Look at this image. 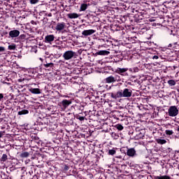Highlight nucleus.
Returning <instances> with one entry per match:
<instances>
[{
  "label": "nucleus",
  "instance_id": "9",
  "mask_svg": "<svg viewBox=\"0 0 179 179\" xmlns=\"http://www.w3.org/2000/svg\"><path fill=\"white\" fill-rule=\"evenodd\" d=\"M125 155H127V156H129V157H135V156H137L136 150L134 148H127Z\"/></svg>",
  "mask_w": 179,
  "mask_h": 179
},
{
  "label": "nucleus",
  "instance_id": "48",
  "mask_svg": "<svg viewBox=\"0 0 179 179\" xmlns=\"http://www.w3.org/2000/svg\"><path fill=\"white\" fill-rule=\"evenodd\" d=\"M87 176L89 177V178H90V179L93 178V174H92V173H88Z\"/></svg>",
  "mask_w": 179,
  "mask_h": 179
},
{
  "label": "nucleus",
  "instance_id": "50",
  "mask_svg": "<svg viewBox=\"0 0 179 179\" xmlns=\"http://www.w3.org/2000/svg\"><path fill=\"white\" fill-rule=\"evenodd\" d=\"M31 179H38V176H37V175H34Z\"/></svg>",
  "mask_w": 179,
  "mask_h": 179
},
{
  "label": "nucleus",
  "instance_id": "37",
  "mask_svg": "<svg viewBox=\"0 0 179 179\" xmlns=\"http://www.w3.org/2000/svg\"><path fill=\"white\" fill-rule=\"evenodd\" d=\"M115 128L118 129V131H122L124 129V127L122 124H116Z\"/></svg>",
  "mask_w": 179,
  "mask_h": 179
},
{
  "label": "nucleus",
  "instance_id": "27",
  "mask_svg": "<svg viewBox=\"0 0 179 179\" xmlns=\"http://www.w3.org/2000/svg\"><path fill=\"white\" fill-rule=\"evenodd\" d=\"M157 143L159 144V145H164L166 143H167V141L163 139V138H157Z\"/></svg>",
  "mask_w": 179,
  "mask_h": 179
},
{
  "label": "nucleus",
  "instance_id": "3",
  "mask_svg": "<svg viewBox=\"0 0 179 179\" xmlns=\"http://www.w3.org/2000/svg\"><path fill=\"white\" fill-rule=\"evenodd\" d=\"M83 110H85V106L80 103H77L71 107L70 111L73 113V115H76V114H80Z\"/></svg>",
  "mask_w": 179,
  "mask_h": 179
},
{
  "label": "nucleus",
  "instance_id": "2",
  "mask_svg": "<svg viewBox=\"0 0 179 179\" xmlns=\"http://www.w3.org/2000/svg\"><path fill=\"white\" fill-rule=\"evenodd\" d=\"M129 134L132 135L134 139L139 141V139H143L145 137V129H142L141 127H136L134 131H129Z\"/></svg>",
  "mask_w": 179,
  "mask_h": 179
},
{
  "label": "nucleus",
  "instance_id": "4",
  "mask_svg": "<svg viewBox=\"0 0 179 179\" xmlns=\"http://www.w3.org/2000/svg\"><path fill=\"white\" fill-rule=\"evenodd\" d=\"M41 61V66L44 68V69H48L50 71L52 68H54V63H52V60L50 59V57H46L44 60L43 58H40Z\"/></svg>",
  "mask_w": 179,
  "mask_h": 179
},
{
  "label": "nucleus",
  "instance_id": "63",
  "mask_svg": "<svg viewBox=\"0 0 179 179\" xmlns=\"http://www.w3.org/2000/svg\"><path fill=\"white\" fill-rule=\"evenodd\" d=\"M1 129H3V127H1Z\"/></svg>",
  "mask_w": 179,
  "mask_h": 179
},
{
  "label": "nucleus",
  "instance_id": "32",
  "mask_svg": "<svg viewBox=\"0 0 179 179\" xmlns=\"http://www.w3.org/2000/svg\"><path fill=\"white\" fill-rule=\"evenodd\" d=\"M115 61L117 62H120V61H122V56H120V55H117L115 56Z\"/></svg>",
  "mask_w": 179,
  "mask_h": 179
},
{
  "label": "nucleus",
  "instance_id": "33",
  "mask_svg": "<svg viewBox=\"0 0 179 179\" xmlns=\"http://www.w3.org/2000/svg\"><path fill=\"white\" fill-rule=\"evenodd\" d=\"M140 31H142V33H145L148 30V27H145L143 24L142 26L139 27Z\"/></svg>",
  "mask_w": 179,
  "mask_h": 179
},
{
  "label": "nucleus",
  "instance_id": "56",
  "mask_svg": "<svg viewBox=\"0 0 179 179\" xmlns=\"http://www.w3.org/2000/svg\"><path fill=\"white\" fill-rule=\"evenodd\" d=\"M3 121V118H0V122H2Z\"/></svg>",
  "mask_w": 179,
  "mask_h": 179
},
{
  "label": "nucleus",
  "instance_id": "11",
  "mask_svg": "<svg viewBox=\"0 0 179 179\" xmlns=\"http://www.w3.org/2000/svg\"><path fill=\"white\" fill-rule=\"evenodd\" d=\"M132 12L133 13H136L137 15H146V10L138 8H132Z\"/></svg>",
  "mask_w": 179,
  "mask_h": 179
},
{
  "label": "nucleus",
  "instance_id": "6",
  "mask_svg": "<svg viewBox=\"0 0 179 179\" xmlns=\"http://www.w3.org/2000/svg\"><path fill=\"white\" fill-rule=\"evenodd\" d=\"M71 104H72V101L68 99H64L58 103V106L62 111H65L67 107H69Z\"/></svg>",
  "mask_w": 179,
  "mask_h": 179
},
{
  "label": "nucleus",
  "instance_id": "25",
  "mask_svg": "<svg viewBox=\"0 0 179 179\" xmlns=\"http://www.w3.org/2000/svg\"><path fill=\"white\" fill-rule=\"evenodd\" d=\"M155 179H172L170 176L167 175L162 176L160 175L159 176H155Z\"/></svg>",
  "mask_w": 179,
  "mask_h": 179
},
{
  "label": "nucleus",
  "instance_id": "61",
  "mask_svg": "<svg viewBox=\"0 0 179 179\" xmlns=\"http://www.w3.org/2000/svg\"><path fill=\"white\" fill-rule=\"evenodd\" d=\"M4 34H8V32H6H6H4Z\"/></svg>",
  "mask_w": 179,
  "mask_h": 179
},
{
  "label": "nucleus",
  "instance_id": "34",
  "mask_svg": "<svg viewBox=\"0 0 179 179\" xmlns=\"http://www.w3.org/2000/svg\"><path fill=\"white\" fill-rule=\"evenodd\" d=\"M8 160V155L6 154H3L1 158V162H5Z\"/></svg>",
  "mask_w": 179,
  "mask_h": 179
},
{
  "label": "nucleus",
  "instance_id": "45",
  "mask_svg": "<svg viewBox=\"0 0 179 179\" xmlns=\"http://www.w3.org/2000/svg\"><path fill=\"white\" fill-rule=\"evenodd\" d=\"M38 2V0H30V3L32 4L37 3Z\"/></svg>",
  "mask_w": 179,
  "mask_h": 179
},
{
  "label": "nucleus",
  "instance_id": "7",
  "mask_svg": "<svg viewBox=\"0 0 179 179\" xmlns=\"http://www.w3.org/2000/svg\"><path fill=\"white\" fill-rule=\"evenodd\" d=\"M168 114L169 117H176V115H178V108H177V106H170L168 110Z\"/></svg>",
  "mask_w": 179,
  "mask_h": 179
},
{
  "label": "nucleus",
  "instance_id": "39",
  "mask_svg": "<svg viewBox=\"0 0 179 179\" xmlns=\"http://www.w3.org/2000/svg\"><path fill=\"white\" fill-rule=\"evenodd\" d=\"M29 71L31 73H32V75H36V76L38 75V73H37V71H36L34 69H31Z\"/></svg>",
  "mask_w": 179,
  "mask_h": 179
},
{
  "label": "nucleus",
  "instance_id": "62",
  "mask_svg": "<svg viewBox=\"0 0 179 179\" xmlns=\"http://www.w3.org/2000/svg\"><path fill=\"white\" fill-rule=\"evenodd\" d=\"M117 30H120L118 28H117Z\"/></svg>",
  "mask_w": 179,
  "mask_h": 179
},
{
  "label": "nucleus",
  "instance_id": "64",
  "mask_svg": "<svg viewBox=\"0 0 179 179\" xmlns=\"http://www.w3.org/2000/svg\"><path fill=\"white\" fill-rule=\"evenodd\" d=\"M178 24H179V20H178Z\"/></svg>",
  "mask_w": 179,
  "mask_h": 179
},
{
  "label": "nucleus",
  "instance_id": "16",
  "mask_svg": "<svg viewBox=\"0 0 179 179\" xmlns=\"http://www.w3.org/2000/svg\"><path fill=\"white\" fill-rule=\"evenodd\" d=\"M95 31H96V30H94V29L84 30L82 32V35L85 36V37H87V36H92V34H94Z\"/></svg>",
  "mask_w": 179,
  "mask_h": 179
},
{
  "label": "nucleus",
  "instance_id": "30",
  "mask_svg": "<svg viewBox=\"0 0 179 179\" xmlns=\"http://www.w3.org/2000/svg\"><path fill=\"white\" fill-rule=\"evenodd\" d=\"M116 153H117V151L115 150V148L108 150V155H109V156H114V155H115Z\"/></svg>",
  "mask_w": 179,
  "mask_h": 179
},
{
  "label": "nucleus",
  "instance_id": "40",
  "mask_svg": "<svg viewBox=\"0 0 179 179\" xmlns=\"http://www.w3.org/2000/svg\"><path fill=\"white\" fill-rule=\"evenodd\" d=\"M73 73H75L76 75H79V73H80V70L78 69H73Z\"/></svg>",
  "mask_w": 179,
  "mask_h": 179
},
{
  "label": "nucleus",
  "instance_id": "52",
  "mask_svg": "<svg viewBox=\"0 0 179 179\" xmlns=\"http://www.w3.org/2000/svg\"><path fill=\"white\" fill-rule=\"evenodd\" d=\"M103 150H101L99 152V155H100V156H101L102 157H103Z\"/></svg>",
  "mask_w": 179,
  "mask_h": 179
},
{
  "label": "nucleus",
  "instance_id": "29",
  "mask_svg": "<svg viewBox=\"0 0 179 179\" xmlns=\"http://www.w3.org/2000/svg\"><path fill=\"white\" fill-rule=\"evenodd\" d=\"M167 83L169 86H176L177 85V80H169Z\"/></svg>",
  "mask_w": 179,
  "mask_h": 179
},
{
  "label": "nucleus",
  "instance_id": "17",
  "mask_svg": "<svg viewBox=\"0 0 179 179\" xmlns=\"http://www.w3.org/2000/svg\"><path fill=\"white\" fill-rule=\"evenodd\" d=\"M128 68H120L117 67L116 69V73L119 75H122V76H125V72H127Z\"/></svg>",
  "mask_w": 179,
  "mask_h": 179
},
{
  "label": "nucleus",
  "instance_id": "20",
  "mask_svg": "<svg viewBox=\"0 0 179 179\" xmlns=\"http://www.w3.org/2000/svg\"><path fill=\"white\" fill-rule=\"evenodd\" d=\"M68 19H78V17H79V16H80V15L76 13H68L66 15Z\"/></svg>",
  "mask_w": 179,
  "mask_h": 179
},
{
  "label": "nucleus",
  "instance_id": "15",
  "mask_svg": "<svg viewBox=\"0 0 179 179\" xmlns=\"http://www.w3.org/2000/svg\"><path fill=\"white\" fill-rule=\"evenodd\" d=\"M65 27H66V24H65V22H59L55 27V30H57V31H62Z\"/></svg>",
  "mask_w": 179,
  "mask_h": 179
},
{
  "label": "nucleus",
  "instance_id": "49",
  "mask_svg": "<svg viewBox=\"0 0 179 179\" xmlns=\"http://www.w3.org/2000/svg\"><path fill=\"white\" fill-rule=\"evenodd\" d=\"M152 59H159V56H157V55H154V56L152 57Z\"/></svg>",
  "mask_w": 179,
  "mask_h": 179
},
{
  "label": "nucleus",
  "instance_id": "41",
  "mask_svg": "<svg viewBox=\"0 0 179 179\" xmlns=\"http://www.w3.org/2000/svg\"><path fill=\"white\" fill-rule=\"evenodd\" d=\"M63 170L64 171H68V170H69V166L64 164L63 167Z\"/></svg>",
  "mask_w": 179,
  "mask_h": 179
},
{
  "label": "nucleus",
  "instance_id": "51",
  "mask_svg": "<svg viewBox=\"0 0 179 179\" xmlns=\"http://www.w3.org/2000/svg\"><path fill=\"white\" fill-rule=\"evenodd\" d=\"M112 136H115V137H116V138H118V136H117V134H115V133H113Z\"/></svg>",
  "mask_w": 179,
  "mask_h": 179
},
{
  "label": "nucleus",
  "instance_id": "53",
  "mask_svg": "<svg viewBox=\"0 0 179 179\" xmlns=\"http://www.w3.org/2000/svg\"><path fill=\"white\" fill-rule=\"evenodd\" d=\"M31 24H37V22H36L34 20L31 21Z\"/></svg>",
  "mask_w": 179,
  "mask_h": 179
},
{
  "label": "nucleus",
  "instance_id": "18",
  "mask_svg": "<svg viewBox=\"0 0 179 179\" xmlns=\"http://www.w3.org/2000/svg\"><path fill=\"white\" fill-rule=\"evenodd\" d=\"M54 40H55V36H54L53 34L47 35L45 37V43H52Z\"/></svg>",
  "mask_w": 179,
  "mask_h": 179
},
{
  "label": "nucleus",
  "instance_id": "57",
  "mask_svg": "<svg viewBox=\"0 0 179 179\" xmlns=\"http://www.w3.org/2000/svg\"><path fill=\"white\" fill-rule=\"evenodd\" d=\"M87 113H92V110H88Z\"/></svg>",
  "mask_w": 179,
  "mask_h": 179
},
{
  "label": "nucleus",
  "instance_id": "46",
  "mask_svg": "<svg viewBox=\"0 0 179 179\" xmlns=\"http://www.w3.org/2000/svg\"><path fill=\"white\" fill-rule=\"evenodd\" d=\"M3 51H5V47L0 46V52H3Z\"/></svg>",
  "mask_w": 179,
  "mask_h": 179
},
{
  "label": "nucleus",
  "instance_id": "55",
  "mask_svg": "<svg viewBox=\"0 0 179 179\" xmlns=\"http://www.w3.org/2000/svg\"><path fill=\"white\" fill-rule=\"evenodd\" d=\"M176 68H177V66H173L172 70L174 71V70H176Z\"/></svg>",
  "mask_w": 179,
  "mask_h": 179
},
{
  "label": "nucleus",
  "instance_id": "54",
  "mask_svg": "<svg viewBox=\"0 0 179 179\" xmlns=\"http://www.w3.org/2000/svg\"><path fill=\"white\" fill-rule=\"evenodd\" d=\"M48 17H51L52 16V14L51 13H50L49 14H48Z\"/></svg>",
  "mask_w": 179,
  "mask_h": 179
},
{
  "label": "nucleus",
  "instance_id": "28",
  "mask_svg": "<svg viewBox=\"0 0 179 179\" xmlns=\"http://www.w3.org/2000/svg\"><path fill=\"white\" fill-rule=\"evenodd\" d=\"M20 156V157H22V159H26L27 157H29L30 156V153L27 152H22Z\"/></svg>",
  "mask_w": 179,
  "mask_h": 179
},
{
  "label": "nucleus",
  "instance_id": "58",
  "mask_svg": "<svg viewBox=\"0 0 179 179\" xmlns=\"http://www.w3.org/2000/svg\"><path fill=\"white\" fill-rule=\"evenodd\" d=\"M177 131H178V132H179V126H178V127H177Z\"/></svg>",
  "mask_w": 179,
  "mask_h": 179
},
{
  "label": "nucleus",
  "instance_id": "24",
  "mask_svg": "<svg viewBox=\"0 0 179 179\" xmlns=\"http://www.w3.org/2000/svg\"><path fill=\"white\" fill-rule=\"evenodd\" d=\"M97 55H108L110 52L108 50H99L96 52Z\"/></svg>",
  "mask_w": 179,
  "mask_h": 179
},
{
  "label": "nucleus",
  "instance_id": "47",
  "mask_svg": "<svg viewBox=\"0 0 179 179\" xmlns=\"http://www.w3.org/2000/svg\"><path fill=\"white\" fill-rule=\"evenodd\" d=\"M3 100V94H0V101H2Z\"/></svg>",
  "mask_w": 179,
  "mask_h": 179
},
{
  "label": "nucleus",
  "instance_id": "14",
  "mask_svg": "<svg viewBox=\"0 0 179 179\" xmlns=\"http://www.w3.org/2000/svg\"><path fill=\"white\" fill-rule=\"evenodd\" d=\"M117 77L110 76L104 79L105 83H115L117 82Z\"/></svg>",
  "mask_w": 179,
  "mask_h": 179
},
{
  "label": "nucleus",
  "instance_id": "60",
  "mask_svg": "<svg viewBox=\"0 0 179 179\" xmlns=\"http://www.w3.org/2000/svg\"><path fill=\"white\" fill-rule=\"evenodd\" d=\"M0 179H2V175H1V173L0 174Z\"/></svg>",
  "mask_w": 179,
  "mask_h": 179
},
{
  "label": "nucleus",
  "instance_id": "44",
  "mask_svg": "<svg viewBox=\"0 0 179 179\" xmlns=\"http://www.w3.org/2000/svg\"><path fill=\"white\" fill-rule=\"evenodd\" d=\"M43 23H44V24H47V23H48V18L44 17L43 18Z\"/></svg>",
  "mask_w": 179,
  "mask_h": 179
},
{
  "label": "nucleus",
  "instance_id": "1",
  "mask_svg": "<svg viewBox=\"0 0 179 179\" xmlns=\"http://www.w3.org/2000/svg\"><path fill=\"white\" fill-rule=\"evenodd\" d=\"M110 97L117 100V99H121L122 97H131L132 96V90L125 88L123 90H119L117 92H111Z\"/></svg>",
  "mask_w": 179,
  "mask_h": 179
},
{
  "label": "nucleus",
  "instance_id": "13",
  "mask_svg": "<svg viewBox=\"0 0 179 179\" xmlns=\"http://www.w3.org/2000/svg\"><path fill=\"white\" fill-rule=\"evenodd\" d=\"M74 117L76 120H79V121H85V120H86V113H83V112H81L80 113H77L74 115Z\"/></svg>",
  "mask_w": 179,
  "mask_h": 179
},
{
  "label": "nucleus",
  "instance_id": "42",
  "mask_svg": "<svg viewBox=\"0 0 179 179\" xmlns=\"http://www.w3.org/2000/svg\"><path fill=\"white\" fill-rule=\"evenodd\" d=\"M45 10H41V11H39V15L40 16H43V15H45V16H47V13H45Z\"/></svg>",
  "mask_w": 179,
  "mask_h": 179
},
{
  "label": "nucleus",
  "instance_id": "26",
  "mask_svg": "<svg viewBox=\"0 0 179 179\" xmlns=\"http://www.w3.org/2000/svg\"><path fill=\"white\" fill-rule=\"evenodd\" d=\"M29 114V110L22 109L18 112V115H26Z\"/></svg>",
  "mask_w": 179,
  "mask_h": 179
},
{
  "label": "nucleus",
  "instance_id": "19",
  "mask_svg": "<svg viewBox=\"0 0 179 179\" xmlns=\"http://www.w3.org/2000/svg\"><path fill=\"white\" fill-rule=\"evenodd\" d=\"M29 92L32 93V94H41V90L39 88L30 87L28 89Z\"/></svg>",
  "mask_w": 179,
  "mask_h": 179
},
{
  "label": "nucleus",
  "instance_id": "10",
  "mask_svg": "<svg viewBox=\"0 0 179 179\" xmlns=\"http://www.w3.org/2000/svg\"><path fill=\"white\" fill-rule=\"evenodd\" d=\"M169 48L175 51V52H179V42H176L173 43H170L168 45Z\"/></svg>",
  "mask_w": 179,
  "mask_h": 179
},
{
  "label": "nucleus",
  "instance_id": "21",
  "mask_svg": "<svg viewBox=\"0 0 179 179\" xmlns=\"http://www.w3.org/2000/svg\"><path fill=\"white\" fill-rule=\"evenodd\" d=\"M98 43L100 44V45H101V47H104L105 45H107V43H110V41L106 38H101L98 40Z\"/></svg>",
  "mask_w": 179,
  "mask_h": 179
},
{
  "label": "nucleus",
  "instance_id": "8",
  "mask_svg": "<svg viewBox=\"0 0 179 179\" xmlns=\"http://www.w3.org/2000/svg\"><path fill=\"white\" fill-rule=\"evenodd\" d=\"M8 34V38H11V40H15L20 35V31L17 29H13L10 31Z\"/></svg>",
  "mask_w": 179,
  "mask_h": 179
},
{
  "label": "nucleus",
  "instance_id": "22",
  "mask_svg": "<svg viewBox=\"0 0 179 179\" xmlns=\"http://www.w3.org/2000/svg\"><path fill=\"white\" fill-rule=\"evenodd\" d=\"M94 17H96V16H94L92 14H88L85 16V19H87L88 23H94Z\"/></svg>",
  "mask_w": 179,
  "mask_h": 179
},
{
  "label": "nucleus",
  "instance_id": "59",
  "mask_svg": "<svg viewBox=\"0 0 179 179\" xmlns=\"http://www.w3.org/2000/svg\"><path fill=\"white\" fill-rule=\"evenodd\" d=\"M115 54H118V51H117V50H115Z\"/></svg>",
  "mask_w": 179,
  "mask_h": 179
},
{
  "label": "nucleus",
  "instance_id": "36",
  "mask_svg": "<svg viewBox=\"0 0 179 179\" xmlns=\"http://www.w3.org/2000/svg\"><path fill=\"white\" fill-rule=\"evenodd\" d=\"M1 174L2 179H9V176L6 175L5 172H1Z\"/></svg>",
  "mask_w": 179,
  "mask_h": 179
},
{
  "label": "nucleus",
  "instance_id": "43",
  "mask_svg": "<svg viewBox=\"0 0 179 179\" xmlns=\"http://www.w3.org/2000/svg\"><path fill=\"white\" fill-rule=\"evenodd\" d=\"M5 134H6V131H0V138L5 136Z\"/></svg>",
  "mask_w": 179,
  "mask_h": 179
},
{
  "label": "nucleus",
  "instance_id": "31",
  "mask_svg": "<svg viewBox=\"0 0 179 179\" xmlns=\"http://www.w3.org/2000/svg\"><path fill=\"white\" fill-rule=\"evenodd\" d=\"M8 50H10V51H15V50H16V44L11 43L10 45H9Z\"/></svg>",
  "mask_w": 179,
  "mask_h": 179
},
{
  "label": "nucleus",
  "instance_id": "23",
  "mask_svg": "<svg viewBox=\"0 0 179 179\" xmlns=\"http://www.w3.org/2000/svg\"><path fill=\"white\" fill-rule=\"evenodd\" d=\"M26 40V35L21 34L18 38L15 39V43H20V41H24Z\"/></svg>",
  "mask_w": 179,
  "mask_h": 179
},
{
  "label": "nucleus",
  "instance_id": "35",
  "mask_svg": "<svg viewBox=\"0 0 179 179\" xmlns=\"http://www.w3.org/2000/svg\"><path fill=\"white\" fill-rule=\"evenodd\" d=\"M87 9V4H86V3L81 4L80 10L84 11V10H86Z\"/></svg>",
  "mask_w": 179,
  "mask_h": 179
},
{
  "label": "nucleus",
  "instance_id": "38",
  "mask_svg": "<svg viewBox=\"0 0 179 179\" xmlns=\"http://www.w3.org/2000/svg\"><path fill=\"white\" fill-rule=\"evenodd\" d=\"M165 134L166 135L171 136L174 134V131H173V130H166Z\"/></svg>",
  "mask_w": 179,
  "mask_h": 179
},
{
  "label": "nucleus",
  "instance_id": "5",
  "mask_svg": "<svg viewBox=\"0 0 179 179\" xmlns=\"http://www.w3.org/2000/svg\"><path fill=\"white\" fill-rule=\"evenodd\" d=\"M78 57V54L73 50H67L63 54V58L65 61H69V59H73Z\"/></svg>",
  "mask_w": 179,
  "mask_h": 179
},
{
  "label": "nucleus",
  "instance_id": "12",
  "mask_svg": "<svg viewBox=\"0 0 179 179\" xmlns=\"http://www.w3.org/2000/svg\"><path fill=\"white\" fill-rule=\"evenodd\" d=\"M142 20H145V15L142 14H135L134 22L136 23H141Z\"/></svg>",
  "mask_w": 179,
  "mask_h": 179
}]
</instances>
